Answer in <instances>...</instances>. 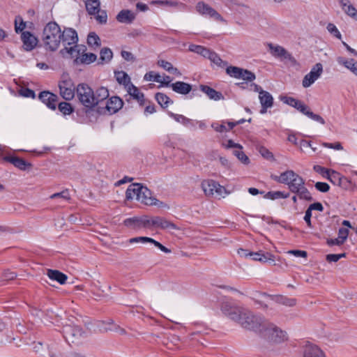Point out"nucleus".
I'll return each mask as SVG.
<instances>
[{
    "instance_id": "obj_1",
    "label": "nucleus",
    "mask_w": 357,
    "mask_h": 357,
    "mask_svg": "<svg viewBox=\"0 0 357 357\" xmlns=\"http://www.w3.org/2000/svg\"><path fill=\"white\" fill-rule=\"evenodd\" d=\"M222 311L243 328L260 333L267 322L263 317L255 316L250 311L237 307H229L226 305L222 307Z\"/></svg>"
},
{
    "instance_id": "obj_2",
    "label": "nucleus",
    "mask_w": 357,
    "mask_h": 357,
    "mask_svg": "<svg viewBox=\"0 0 357 357\" xmlns=\"http://www.w3.org/2000/svg\"><path fill=\"white\" fill-rule=\"evenodd\" d=\"M76 96L79 102L84 107L93 109L99 103L106 100L109 93L106 87L100 86L93 91L88 84L81 83L76 86Z\"/></svg>"
},
{
    "instance_id": "obj_3",
    "label": "nucleus",
    "mask_w": 357,
    "mask_h": 357,
    "mask_svg": "<svg viewBox=\"0 0 357 357\" xmlns=\"http://www.w3.org/2000/svg\"><path fill=\"white\" fill-rule=\"evenodd\" d=\"M42 41L47 50L56 51L61 42V30L54 22L46 24L42 35Z\"/></svg>"
},
{
    "instance_id": "obj_4",
    "label": "nucleus",
    "mask_w": 357,
    "mask_h": 357,
    "mask_svg": "<svg viewBox=\"0 0 357 357\" xmlns=\"http://www.w3.org/2000/svg\"><path fill=\"white\" fill-rule=\"evenodd\" d=\"M294 179L289 183L288 188L289 190L298 196L301 199L310 201L312 199L310 192L305 186L304 179L298 174H296Z\"/></svg>"
},
{
    "instance_id": "obj_5",
    "label": "nucleus",
    "mask_w": 357,
    "mask_h": 357,
    "mask_svg": "<svg viewBox=\"0 0 357 357\" xmlns=\"http://www.w3.org/2000/svg\"><path fill=\"white\" fill-rule=\"evenodd\" d=\"M261 334L265 337L269 339L271 341L277 343L284 342L287 339L285 331L281 330L275 324L268 323V321L265 324V326H264V329Z\"/></svg>"
},
{
    "instance_id": "obj_6",
    "label": "nucleus",
    "mask_w": 357,
    "mask_h": 357,
    "mask_svg": "<svg viewBox=\"0 0 357 357\" xmlns=\"http://www.w3.org/2000/svg\"><path fill=\"white\" fill-rule=\"evenodd\" d=\"M60 95L66 100H72L76 94V87L72 79L68 75H63L59 82Z\"/></svg>"
},
{
    "instance_id": "obj_7",
    "label": "nucleus",
    "mask_w": 357,
    "mask_h": 357,
    "mask_svg": "<svg viewBox=\"0 0 357 357\" xmlns=\"http://www.w3.org/2000/svg\"><path fill=\"white\" fill-rule=\"evenodd\" d=\"M88 13L95 15L96 20L100 24H105L107 20V15L105 10L100 9L99 0H88L85 2Z\"/></svg>"
},
{
    "instance_id": "obj_8",
    "label": "nucleus",
    "mask_w": 357,
    "mask_h": 357,
    "mask_svg": "<svg viewBox=\"0 0 357 357\" xmlns=\"http://www.w3.org/2000/svg\"><path fill=\"white\" fill-rule=\"evenodd\" d=\"M195 10L202 16H208L217 21L225 22V20L221 16V15L204 1H199L195 6Z\"/></svg>"
},
{
    "instance_id": "obj_9",
    "label": "nucleus",
    "mask_w": 357,
    "mask_h": 357,
    "mask_svg": "<svg viewBox=\"0 0 357 357\" xmlns=\"http://www.w3.org/2000/svg\"><path fill=\"white\" fill-rule=\"evenodd\" d=\"M202 188L208 197L214 195L222 196L225 188L213 180H204L202 183Z\"/></svg>"
},
{
    "instance_id": "obj_10",
    "label": "nucleus",
    "mask_w": 357,
    "mask_h": 357,
    "mask_svg": "<svg viewBox=\"0 0 357 357\" xmlns=\"http://www.w3.org/2000/svg\"><path fill=\"white\" fill-rule=\"evenodd\" d=\"M323 73V66L320 63H316L310 70V72L305 75L302 81V85L304 88L310 87L315 82Z\"/></svg>"
},
{
    "instance_id": "obj_11",
    "label": "nucleus",
    "mask_w": 357,
    "mask_h": 357,
    "mask_svg": "<svg viewBox=\"0 0 357 357\" xmlns=\"http://www.w3.org/2000/svg\"><path fill=\"white\" fill-rule=\"evenodd\" d=\"M63 333L66 340L72 343L78 342L84 335V332L78 326H66L63 327Z\"/></svg>"
},
{
    "instance_id": "obj_12",
    "label": "nucleus",
    "mask_w": 357,
    "mask_h": 357,
    "mask_svg": "<svg viewBox=\"0 0 357 357\" xmlns=\"http://www.w3.org/2000/svg\"><path fill=\"white\" fill-rule=\"evenodd\" d=\"M86 50V47L85 45H75L74 47H65L60 51V53L62 55H64L66 53L69 54L72 58H75L76 63L79 62V58L82 55L84 54Z\"/></svg>"
},
{
    "instance_id": "obj_13",
    "label": "nucleus",
    "mask_w": 357,
    "mask_h": 357,
    "mask_svg": "<svg viewBox=\"0 0 357 357\" xmlns=\"http://www.w3.org/2000/svg\"><path fill=\"white\" fill-rule=\"evenodd\" d=\"M268 47L273 56L283 58L291 61H295L292 55L282 46L278 45H273L272 43H268Z\"/></svg>"
},
{
    "instance_id": "obj_14",
    "label": "nucleus",
    "mask_w": 357,
    "mask_h": 357,
    "mask_svg": "<svg viewBox=\"0 0 357 357\" xmlns=\"http://www.w3.org/2000/svg\"><path fill=\"white\" fill-rule=\"evenodd\" d=\"M128 242L130 243H150L153 244L155 247L158 248L161 251L164 252L165 253H170L171 250L168 249L167 248L162 245L160 243L156 241L152 238L146 237V236H138L130 238L128 240Z\"/></svg>"
},
{
    "instance_id": "obj_15",
    "label": "nucleus",
    "mask_w": 357,
    "mask_h": 357,
    "mask_svg": "<svg viewBox=\"0 0 357 357\" xmlns=\"http://www.w3.org/2000/svg\"><path fill=\"white\" fill-rule=\"evenodd\" d=\"M21 38L23 42L24 49L26 51L33 50L38 44V38L29 31L22 33Z\"/></svg>"
},
{
    "instance_id": "obj_16",
    "label": "nucleus",
    "mask_w": 357,
    "mask_h": 357,
    "mask_svg": "<svg viewBox=\"0 0 357 357\" xmlns=\"http://www.w3.org/2000/svg\"><path fill=\"white\" fill-rule=\"evenodd\" d=\"M259 99L261 105V114H265L268 108L273 106V98L270 93L268 91L261 90L259 94Z\"/></svg>"
},
{
    "instance_id": "obj_17",
    "label": "nucleus",
    "mask_w": 357,
    "mask_h": 357,
    "mask_svg": "<svg viewBox=\"0 0 357 357\" xmlns=\"http://www.w3.org/2000/svg\"><path fill=\"white\" fill-rule=\"evenodd\" d=\"M61 41L63 45H74L78 41L77 33L72 28H66L61 32Z\"/></svg>"
},
{
    "instance_id": "obj_18",
    "label": "nucleus",
    "mask_w": 357,
    "mask_h": 357,
    "mask_svg": "<svg viewBox=\"0 0 357 357\" xmlns=\"http://www.w3.org/2000/svg\"><path fill=\"white\" fill-rule=\"evenodd\" d=\"M38 98L49 108L54 110L56 109L58 100L56 95L49 91H42L40 93Z\"/></svg>"
},
{
    "instance_id": "obj_19",
    "label": "nucleus",
    "mask_w": 357,
    "mask_h": 357,
    "mask_svg": "<svg viewBox=\"0 0 357 357\" xmlns=\"http://www.w3.org/2000/svg\"><path fill=\"white\" fill-rule=\"evenodd\" d=\"M137 200L146 205H157V199L152 198L150 190L143 185L141 186Z\"/></svg>"
},
{
    "instance_id": "obj_20",
    "label": "nucleus",
    "mask_w": 357,
    "mask_h": 357,
    "mask_svg": "<svg viewBox=\"0 0 357 357\" xmlns=\"http://www.w3.org/2000/svg\"><path fill=\"white\" fill-rule=\"evenodd\" d=\"M303 357H326L323 351L316 345L306 343L303 347Z\"/></svg>"
},
{
    "instance_id": "obj_21",
    "label": "nucleus",
    "mask_w": 357,
    "mask_h": 357,
    "mask_svg": "<svg viewBox=\"0 0 357 357\" xmlns=\"http://www.w3.org/2000/svg\"><path fill=\"white\" fill-rule=\"evenodd\" d=\"M123 105V102L119 97L112 96L107 100L105 108L112 114L121 109Z\"/></svg>"
},
{
    "instance_id": "obj_22",
    "label": "nucleus",
    "mask_w": 357,
    "mask_h": 357,
    "mask_svg": "<svg viewBox=\"0 0 357 357\" xmlns=\"http://www.w3.org/2000/svg\"><path fill=\"white\" fill-rule=\"evenodd\" d=\"M338 3L344 13L357 21V9L349 0H338Z\"/></svg>"
},
{
    "instance_id": "obj_23",
    "label": "nucleus",
    "mask_w": 357,
    "mask_h": 357,
    "mask_svg": "<svg viewBox=\"0 0 357 357\" xmlns=\"http://www.w3.org/2000/svg\"><path fill=\"white\" fill-rule=\"evenodd\" d=\"M299 112H301L304 115L307 116V117L310 118L311 119L317 121L320 123L322 125H324L326 123L325 120L319 114H316L313 113L309 107L304 104L303 102L300 105V106L298 107V109Z\"/></svg>"
},
{
    "instance_id": "obj_24",
    "label": "nucleus",
    "mask_w": 357,
    "mask_h": 357,
    "mask_svg": "<svg viewBox=\"0 0 357 357\" xmlns=\"http://www.w3.org/2000/svg\"><path fill=\"white\" fill-rule=\"evenodd\" d=\"M144 215L142 216H134L126 219L123 221V224L126 227L136 229L144 228Z\"/></svg>"
},
{
    "instance_id": "obj_25",
    "label": "nucleus",
    "mask_w": 357,
    "mask_h": 357,
    "mask_svg": "<svg viewBox=\"0 0 357 357\" xmlns=\"http://www.w3.org/2000/svg\"><path fill=\"white\" fill-rule=\"evenodd\" d=\"M337 61L340 65L344 66L349 70L353 74L357 76V61L353 59H347L342 56L337 58Z\"/></svg>"
},
{
    "instance_id": "obj_26",
    "label": "nucleus",
    "mask_w": 357,
    "mask_h": 357,
    "mask_svg": "<svg viewBox=\"0 0 357 357\" xmlns=\"http://www.w3.org/2000/svg\"><path fill=\"white\" fill-rule=\"evenodd\" d=\"M135 19V14L130 10H122L116 16L119 22L130 24Z\"/></svg>"
},
{
    "instance_id": "obj_27",
    "label": "nucleus",
    "mask_w": 357,
    "mask_h": 357,
    "mask_svg": "<svg viewBox=\"0 0 357 357\" xmlns=\"http://www.w3.org/2000/svg\"><path fill=\"white\" fill-rule=\"evenodd\" d=\"M171 87L174 91L182 95L188 94L192 89L190 84L180 81L172 84Z\"/></svg>"
},
{
    "instance_id": "obj_28",
    "label": "nucleus",
    "mask_w": 357,
    "mask_h": 357,
    "mask_svg": "<svg viewBox=\"0 0 357 357\" xmlns=\"http://www.w3.org/2000/svg\"><path fill=\"white\" fill-rule=\"evenodd\" d=\"M252 298L263 307H267L266 302L271 301V295L261 293L259 291H254L251 295Z\"/></svg>"
},
{
    "instance_id": "obj_29",
    "label": "nucleus",
    "mask_w": 357,
    "mask_h": 357,
    "mask_svg": "<svg viewBox=\"0 0 357 357\" xmlns=\"http://www.w3.org/2000/svg\"><path fill=\"white\" fill-rule=\"evenodd\" d=\"M252 298L263 307H267L266 302L271 301V295L261 293L259 291H254L251 295Z\"/></svg>"
},
{
    "instance_id": "obj_30",
    "label": "nucleus",
    "mask_w": 357,
    "mask_h": 357,
    "mask_svg": "<svg viewBox=\"0 0 357 357\" xmlns=\"http://www.w3.org/2000/svg\"><path fill=\"white\" fill-rule=\"evenodd\" d=\"M200 90L212 100H219L223 98V96L220 92L215 91L206 85H200Z\"/></svg>"
},
{
    "instance_id": "obj_31",
    "label": "nucleus",
    "mask_w": 357,
    "mask_h": 357,
    "mask_svg": "<svg viewBox=\"0 0 357 357\" xmlns=\"http://www.w3.org/2000/svg\"><path fill=\"white\" fill-rule=\"evenodd\" d=\"M296 174V173L293 170H287L281 173L279 176H275L274 179L278 183L289 185V183H291V180L295 177Z\"/></svg>"
},
{
    "instance_id": "obj_32",
    "label": "nucleus",
    "mask_w": 357,
    "mask_h": 357,
    "mask_svg": "<svg viewBox=\"0 0 357 357\" xmlns=\"http://www.w3.org/2000/svg\"><path fill=\"white\" fill-rule=\"evenodd\" d=\"M102 328L100 330L103 331H115L119 332L121 334H126V331L123 328H121L119 326L114 323L112 320H109L108 321H103L102 323Z\"/></svg>"
},
{
    "instance_id": "obj_33",
    "label": "nucleus",
    "mask_w": 357,
    "mask_h": 357,
    "mask_svg": "<svg viewBox=\"0 0 357 357\" xmlns=\"http://www.w3.org/2000/svg\"><path fill=\"white\" fill-rule=\"evenodd\" d=\"M47 275L51 280L57 281L61 284L66 283L68 278L66 275L56 270L49 269Z\"/></svg>"
},
{
    "instance_id": "obj_34",
    "label": "nucleus",
    "mask_w": 357,
    "mask_h": 357,
    "mask_svg": "<svg viewBox=\"0 0 357 357\" xmlns=\"http://www.w3.org/2000/svg\"><path fill=\"white\" fill-rule=\"evenodd\" d=\"M271 301H273L277 303L282 304L288 307H293L296 305V301L295 298H287L283 296H272Z\"/></svg>"
},
{
    "instance_id": "obj_35",
    "label": "nucleus",
    "mask_w": 357,
    "mask_h": 357,
    "mask_svg": "<svg viewBox=\"0 0 357 357\" xmlns=\"http://www.w3.org/2000/svg\"><path fill=\"white\" fill-rule=\"evenodd\" d=\"M142 185L139 183H132L130 184L126 192V195L128 199H137V195L140 192Z\"/></svg>"
},
{
    "instance_id": "obj_36",
    "label": "nucleus",
    "mask_w": 357,
    "mask_h": 357,
    "mask_svg": "<svg viewBox=\"0 0 357 357\" xmlns=\"http://www.w3.org/2000/svg\"><path fill=\"white\" fill-rule=\"evenodd\" d=\"M50 349L51 347L48 345H43L41 342H37L33 344V350L37 355V357L45 356Z\"/></svg>"
},
{
    "instance_id": "obj_37",
    "label": "nucleus",
    "mask_w": 357,
    "mask_h": 357,
    "mask_svg": "<svg viewBox=\"0 0 357 357\" xmlns=\"http://www.w3.org/2000/svg\"><path fill=\"white\" fill-rule=\"evenodd\" d=\"M126 90L129 95L136 99L140 103V105L144 103V94L141 93L135 86H134L132 84H130Z\"/></svg>"
},
{
    "instance_id": "obj_38",
    "label": "nucleus",
    "mask_w": 357,
    "mask_h": 357,
    "mask_svg": "<svg viewBox=\"0 0 357 357\" xmlns=\"http://www.w3.org/2000/svg\"><path fill=\"white\" fill-rule=\"evenodd\" d=\"M115 77L116 81L120 84L124 85L125 88L127 89L130 84V79L128 75L123 71H119L115 73Z\"/></svg>"
},
{
    "instance_id": "obj_39",
    "label": "nucleus",
    "mask_w": 357,
    "mask_h": 357,
    "mask_svg": "<svg viewBox=\"0 0 357 357\" xmlns=\"http://www.w3.org/2000/svg\"><path fill=\"white\" fill-rule=\"evenodd\" d=\"M158 65L168 71L170 73L181 75V73L176 68L173 67L172 64L165 60H159L158 61Z\"/></svg>"
},
{
    "instance_id": "obj_40",
    "label": "nucleus",
    "mask_w": 357,
    "mask_h": 357,
    "mask_svg": "<svg viewBox=\"0 0 357 357\" xmlns=\"http://www.w3.org/2000/svg\"><path fill=\"white\" fill-rule=\"evenodd\" d=\"M155 99L159 105L163 108L167 107L171 101L170 98L162 93H157L155 94Z\"/></svg>"
},
{
    "instance_id": "obj_41",
    "label": "nucleus",
    "mask_w": 357,
    "mask_h": 357,
    "mask_svg": "<svg viewBox=\"0 0 357 357\" xmlns=\"http://www.w3.org/2000/svg\"><path fill=\"white\" fill-rule=\"evenodd\" d=\"M8 160L15 167L22 170L25 169L27 165H29L25 160L18 157H10Z\"/></svg>"
},
{
    "instance_id": "obj_42",
    "label": "nucleus",
    "mask_w": 357,
    "mask_h": 357,
    "mask_svg": "<svg viewBox=\"0 0 357 357\" xmlns=\"http://www.w3.org/2000/svg\"><path fill=\"white\" fill-rule=\"evenodd\" d=\"M153 4H158L162 6L181 7L185 8V4L176 1H153Z\"/></svg>"
},
{
    "instance_id": "obj_43",
    "label": "nucleus",
    "mask_w": 357,
    "mask_h": 357,
    "mask_svg": "<svg viewBox=\"0 0 357 357\" xmlns=\"http://www.w3.org/2000/svg\"><path fill=\"white\" fill-rule=\"evenodd\" d=\"M342 177V176H341L340 173L331 169L326 176L327 179H328L332 183L336 185H338Z\"/></svg>"
},
{
    "instance_id": "obj_44",
    "label": "nucleus",
    "mask_w": 357,
    "mask_h": 357,
    "mask_svg": "<svg viewBox=\"0 0 357 357\" xmlns=\"http://www.w3.org/2000/svg\"><path fill=\"white\" fill-rule=\"evenodd\" d=\"M257 149L261 155L265 159L271 161H274L275 158L272 152H271L268 149L263 146H257Z\"/></svg>"
},
{
    "instance_id": "obj_45",
    "label": "nucleus",
    "mask_w": 357,
    "mask_h": 357,
    "mask_svg": "<svg viewBox=\"0 0 357 357\" xmlns=\"http://www.w3.org/2000/svg\"><path fill=\"white\" fill-rule=\"evenodd\" d=\"M338 186L346 190H353L355 188V185L344 176L342 177Z\"/></svg>"
},
{
    "instance_id": "obj_46",
    "label": "nucleus",
    "mask_w": 357,
    "mask_h": 357,
    "mask_svg": "<svg viewBox=\"0 0 357 357\" xmlns=\"http://www.w3.org/2000/svg\"><path fill=\"white\" fill-rule=\"evenodd\" d=\"M169 115H170V116L174 118V119L176 121L181 123L185 126H188L190 124L192 123L191 119L184 116L183 115L176 114H174L172 112H170Z\"/></svg>"
},
{
    "instance_id": "obj_47",
    "label": "nucleus",
    "mask_w": 357,
    "mask_h": 357,
    "mask_svg": "<svg viewBox=\"0 0 357 357\" xmlns=\"http://www.w3.org/2000/svg\"><path fill=\"white\" fill-rule=\"evenodd\" d=\"M87 43L89 46L99 47L100 45V39L94 32L90 33L87 38Z\"/></svg>"
},
{
    "instance_id": "obj_48",
    "label": "nucleus",
    "mask_w": 357,
    "mask_h": 357,
    "mask_svg": "<svg viewBox=\"0 0 357 357\" xmlns=\"http://www.w3.org/2000/svg\"><path fill=\"white\" fill-rule=\"evenodd\" d=\"M212 63L219 67L224 68L227 66V63L222 60V59L214 52H213L208 59Z\"/></svg>"
},
{
    "instance_id": "obj_49",
    "label": "nucleus",
    "mask_w": 357,
    "mask_h": 357,
    "mask_svg": "<svg viewBox=\"0 0 357 357\" xmlns=\"http://www.w3.org/2000/svg\"><path fill=\"white\" fill-rule=\"evenodd\" d=\"M289 193H284L281 191H272V192H268L266 194V197L271 199H280V198L286 199V198L289 197Z\"/></svg>"
},
{
    "instance_id": "obj_50",
    "label": "nucleus",
    "mask_w": 357,
    "mask_h": 357,
    "mask_svg": "<svg viewBox=\"0 0 357 357\" xmlns=\"http://www.w3.org/2000/svg\"><path fill=\"white\" fill-rule=\"evenodd\" d=\"M159 229L177 230V229H179V227H177L174 223L167 220V219H165L164 218H162V220H161V223H160V226Z\"/></svg>"
},
{
    "instance_id": "obj_51",
    "label": "nucleus",
    "mask_w": 357,
    "mask_h": 357,
    "mask_svg": "<svg viewBox=\"0 0 357 357\" xmlns=\"http://www.w3.org/2000/svg\"><path fill=\"white\" fill-rule=\"evenodd\" d=\"M242 69L236 66H229L227 68L226 72L229 76L240 79Z\"/></svg>"
},
{
    "instance_id": "obj_52",
    "label": "nucleus",
    "mask_w": 357,
    "mask_h": 357,
    "mask_svg": "<svg viewBox=\"0 0 357 357\" xmlns=\"http://www.w3.org/2000/svg\"><path fill=\"white\" fill-rule=\"evenodd\" d=\"M233 154L244 165H248L250 162L242 149L234 151Z\"/></svg>"
},
{
    "instance_id": "obj_53",
    "label": "nucleus",
    "mask_w": 357,
    "mask_h": 357,
    "mask_svg": "<svg viewBox=\"0 0 357 357\" xmlns=\"http://www.w3.org/2000/svg\"><path fill=\"white\" fill-rule=\"evenodd\" d=\"M79 58V63L89 64L96 61V55L93 53H85L84 54L82 55L81 57Z\"/></svg>"
},
{
    "instance_id": "obj_54",
    "label": "nucleus",
    "mask_w": 357,
    "mask_h": 357,
    "mask_svg": "<svg viewBox=\"0 0 357 357\" xmlns=\"http://www.w3.org/2000/svg\"><path fill=\"white\" fill-rule=\"evenodd\" d=\"M259 261L263 263H275V256L271 252H261V255H260V258H259Z\"/></svg>"
},
{
    "instance_id": "obj_55",
    "label": "nucleus",
    "mask_w": 357,
    "mask_h": 357,
    "mask_svg": "<svg viewBox=\"0 0 357 357\" xmlns=\"http://www.w3.org/2000/svg\"><path fill=\"white\" fill-rule=\"evenodd\" d=\"M144 79L146 81H153L159 83L162 80V76L153 71H150L145 74Z\"/></svg>"
},
{
    "instance_id": "obj_56",
    "label": "nucleus",
    "mask_w": 357,
    "mask_h": 357,
    "mask_svg": "<svg viewBox=\"0 0 357 357\" xmlns=\"http://www.w3.org/2000/svg\"><path fill=\"white\" fill-rule=\"evenodd\" d=\"M58 107L59 111L65 115L70 114L73 112L71 105L66 102H60Z\"/></svg>"
},
{
    "instance_id": "obj_57",
    "label": "nucleus",
    "mask_w": 357,
    "mask_h": 357,
    "mask_svg": "<svg viewBox=\"0 0 357 357\" xmlns=\"http://www.w3.org/2000/svg\"><path fill=\"white\" fill-rule=\"evenodd\" d=\"M256 76L255 75L252 73L250 70L242 69L240 79H243V80L248 81V82H252L254 79H255Z\"/></svg>"
},
{
    "instance_id": "obj_58",
    "label": "nucleus",
    "mask_w": 357,
    "mask_h": 357,
    "mask_svg": "<svg viewBox=\"0 0 357 357\" xmlns=\"http://www.w3.org/2000/svg\"><path fill=\"white\" fill-rule=\"evenodd\" d=\"M326 29H327L328 31L331 34H332L333 36L336 37L338 39L342 38V35H341L340 32L339 31V30L337 29V28L336 27V26L334 24L328 23L326 26Z\"/></svg>"
},
{
    "instance_id": "obj_59",
    "label": "nucleus",
    "mask_w": 357,
    "mask_h": 357,
    "mask_svg": "<svg viewBox=\"0 0 357 357\" xmlns=\"http://www.w3.org/2000/svg\"><path fill=\"white\" fill-rule=\"evenodd\" d=\"M112 58V52L109 48H103L100 51V59L104 62H108Z\"/></svg>"
},
{
    "instance_id": "obj_60",
    "label": "nucleus",
    "mask_w": 357,
    "mask_h": 357,
    "mask_svg": "<svg viewBox=\"0 0 357 357\" xmlns=\"http://www.w3.org/2000/svg\"><path fill=\"white\" fill-rule=\"evenodd\" d=\"M59 198L64 201H68L70 199V195L68 190H63L61 192L54 193L50 196V199H56Z\"/></svg>"
},
{
    "instance_id": "obj_61",
    "label": "nucleus",
    "mask_w": 357,
    "mask_h": 357,
    "mask_svg": "<svg viewBox=\"0 0 357 357\" xmlns=\"http://www.w3.org/2000/svg\"><path fill=\"white\" fill-rule=\"evenodd\" d=\"M345 253L342 254H329L327 255L326 258L328 262H336L339 259L345 257Z\"/></svg>"
},
{
    "instance_id": "obj_62",
    "label": "nucleus",
    "mask_w": 357,
    "mask_h": 357,
    "mask_svg": "<svg viewBox=\"0 0 357 357\" xmlns=\"http://www.w3.org/2000/svg\"><path fill=\"white\" fill-rule=\"evenodd\" d=\"M17 277V274L14 272H10L9 271H5L2 274V280H0V282L1 281H9L13 280Z\"/></svg>"
},
{
    "instance_id": "obj_63",
    "label": "nucleus",
    "mask_w": 357,
    "mask_h": 357,
    "mask_svg": "<svg viewBox=\"0 0 357 357\" xmlns=\"http://www.w3.org/2000/svg\"><path fill=\"white\" fill-rule=\"evenodd\" d=\"M26 27L25 23L23 22L22 18L18 17L15 21V29L17 33L22 31Z\"/></svg>"
},
{
    "instance_id": "obj_64",
    "label": "nucleus",
    "mask_w": 357,
    "mask_h": 357,
    "mask_svg": "<svg viewBox=\"0 0 357 357\" xmlns=\"http://www.w3.org/2000/svg\"><path fill=\"white\" fill-rule=\"evenodd\" d=\"M42 357H65L64 355L56 351V349H54V348L51 347V349H50V351H48V353H47V354L45 356H43Z\"/></svg>"
}]
</instances>
